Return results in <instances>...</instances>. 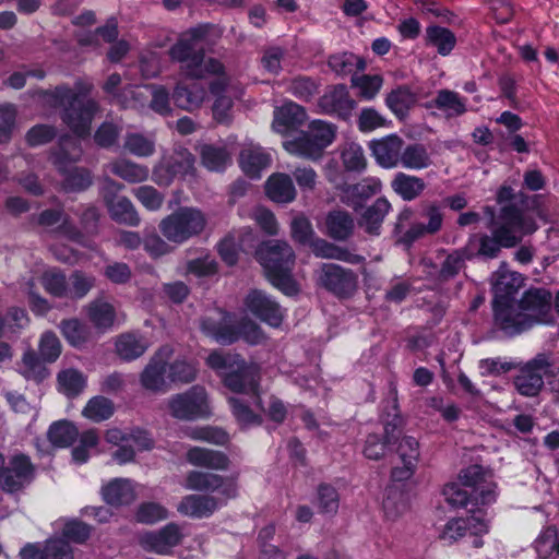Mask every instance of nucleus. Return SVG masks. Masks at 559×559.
<instances>
[{
	"label": "nucleus",
	"instance_id": "nucleus-1",
	"mask_svg": "<svg viewBox=\"0 0 559 559\" xmlns=\"http://www.w3.org/2000/svg\"><path fill=\"white\" fill-rule=\"evenodd\" d=\"M522 284V276L504 264L492 276L496 322L508 334L522 332L534 323H546L550 311V295L542 289L530 290L519 304L514 302L513 295Z\"/></svg>",
	"mask_w": 559,
	"mask_h": 559
},
{
	"label": "nucleus",
	"instance_id": "nucleus-2",
	"mask_svg": "<svg viewBox=\"0 0 559 559\" xmlns=\"http://www.w3.org/2000/svg\"><path fill=\"white\" fill-rule=\"evenodd\" d=\"M537 226L534 221L514 210H503L502 222L500 226L493 229V238L488 236L471 238L466 250L467 257L472 258L476 254L487 258L497 255L500 246L513 247L521 239L536 230Z\"/></svg>",
	"mask_w": 559,
	"mask_h": 559
},
{
	"label": "nucleus",
	"instance_id": "nucleus-3",
	"mask_svg": "<svg viewBox=\"0 0 559 559\" xmlns=\"http://www.w3.org/2000/svg\"><path fill=\"white\" fill-rule=\"evenodd\" d=\"M257 258L275 287L288 296L298 293V284L292 276L295 253L286 241L270 240L262 243Z\"/></svg>",
	"mask_w": 559,
	"mask_h": 559
},
{
	"label": "nucleus",
	"instance_id": "nucleus-4",
	"mask_svg": "<svg viewBox=\"0 0 559 559\" xmlns=\"http://www.w3.org/2000/svg\"><path fill=\"white\" fill-rule=\"evenodd\" d=\"M204 28L199 27L183 33L170 49L173 60L180 62L182 73L192 79L221 73L222 64L214 59H204Z\"/></svg>",
	"mask_w": 559,
	"mask_h": 559
},
{
	"label": "nucleus",
	"instance_id": "nucleus-5",
	"mask_svg": "<svg viewBox=\"0 0 559 559\" xmlns=\"http://www.w3.org/2000/svg\"><path fill=\"white\" fill-rule=\"evenodd\" d=\"M201 331L217 343L230 344L239 338L251 345L261 344L265 335L260 326L250 321L243 320L238 330L231 326L230 317L223 310L210 311L201 321Z\"/></svg>",
	"mask_w": 559,
	"mask_h": 559
},
{
	"label": "nucleus",
	"instance_id": "nucleus-6",
	"mask_svg": "<svg viewBox=\"0 0 559 559\" xmlns=\"http://www.w3.org/2000/svg\"><path fill=\"white\" fill-rule=\"evenodd\" d=\"M337 127L329 121L312 120L307 130L296 139H286L283 142L285 151L292 155L310 160H318L324 151L336 139Z\"/></svg>",
	"mask_w": 559,
	"mask_h": 559
},
{
	"label": "nucleus",
	"instance_id": "nucleus-7",
	"mask_svg": "<svg viewBox=\"0 0 559 559\" xmlns=\"http://www.w3.org/2000/svg\"><path fill=\"white\" fill-rule=\"evenodd\" d=\"M206 365L223 379L231 392L254 389L258 369L247 365L239 355L214 350L207 356Z\"/></svg>",
	"mask_w": 559,
	"mask_h": 559
},
{
	"label": "nucleus",
	"instance_id": "nucleus-8",
	"mask_svg": "<svg viewBox=\"0 0 559 559\" xmlns=\"http://www.w3.org/2000/svg\"><path fill=\"white\" fill-rule=\"evenodd\" d=\"M105 445L116 448L111 459L119 465L131 463L136 452L148 451L154 442L151 436L140 428L110 427L104 433Z\"/></svg>",
	"mask_w": 559,
	"mask_h": 559
},
{
	"label": "nucleus",
	"instance_id": "nucleus-9",
	"mask_svg": "<svg viewBox=\"0 0 559 559\" xmlns=\"http://www.w3.org/2000/svg\"><path fill=\"white\" fill-rule=\"evenodd\" d=\"M45 97L53 106H68L63 119L79 136L90 133L91 122L97 109L95 102H85L66 87H59L53 93H47Z\"/></svg>",
	"mask_w": 559,
	"mask_h": 559
},
{
	"label": "nucleus",
	"instance_id": "nucleus-10",
	"mask_svg": "<svg viewBox=\"0 0 559 559\" xmlns=\"http://www.w3.org/2000/svg\"><path fill=\"white\" fill-rule=\"evenodd\" d=\"M206 226V217L195 207H182L165 217L159 229L171 242L182 243L191 237L199 235Z\"/></svg>",
	"mask_w": 559,
	"mask_h": 559
},
{
	"label": "nucleus",
	"instance_id": "nucleus-11",
	"mask_svg": "<svg viewBox=\"0 0 559 559\" xmlns=\"http://www.w3.org/2000/svg\"><path fill=\"white\" fill-rule=\"evenodd\" d=\"M169 414L178 419L194 420L211 414L206 391L193 386L187 392L175 394L167 402Z\"/></svg>",
	"mask_w": 559,
	"mask_h": 559
},
{
	"label": "nucleus",
	"instance_id": "nucleus-12",
	"mask_svg": "<svg viewBox=\"0 0 559 559\" xmlns=\"http://www.w3.org/2000/svg\"><path fill=\"white\" fill-rule=\"evenodd\" d=\"M174 348L170 345L160 346L140 373V383L143 389L164 393L168 391L170 377L168 373V360L173 359Z\"/></svg>",
	"mask_w": 559,
	"mask_h": 559
},
{
	"label": "nucleus",
	"instance_id": "nucleus-13",
	"mask_svg": "<svg viewBox=\"0 0 559 559\" xmlns=\"http://www.w3.org/2000/svg\"><path fill=\"white\" fill-rule=\"evenodd\" d=\"M472 513L466 519L450 520L442 530L440 537L447 543H453L463 537L467 532L479 536L488 533L489 518L487 510L481 508L469 509Z\"/></svg>",
	"mask_w": 559,
	"mask_h": 559
},
{
	"label": "nucleus",
	"instance_id": "nucleus-14",
	"mask_svg": "<svg viewBox=\"0 0 559 559\" xmlns=\"http://www.w3.org/2000/svg\"><path fill=\"white\" fill-rule=\"evenodd\" d=\"M185 487L188 490L195 491H216L224 500L233 499L237 496V484L233 478L222 477L212 473L192 471L188 473L185 479Z\"/></svg>",
	"mask_w": 559,
	"mask_h": 559
},
{
	"label": "nucleus",
	"instance_id": "nucleus-15",
	"mask_svg": "<svg viewBox=\"0 0 559 559\" xmlns=\"http://www.w3.org/2000/svg\"><path fill=\"white\" fill-rule=\"evenodd\" d=\"M257 389L258 374H255L254 389L245 392H235L238 396L228 397L231 413L241 427L257 426L262 423L261 409L255 403L257 396H261V394L258 393Z\"/></svg>",
	"mask_w": 559,
	"mask_h": 559
},
{
	"label": "nucleus",
	"instance_id": "nucleus-16",
	"mask_svg": "<svg viewBox=\"0 0 559 559\" xmlns=\"http://www.w3.org/2000/svg\"><path fill=\"white\" fill-rule=\"evenodd\" d=\"M419 443L413 437H403L396 449V459L392 468L394 481H406L415 474L419 463Z\"/></svg>",
	"mask_w": 559,
	"mask_h": 559
},
{
	"label": "nucleus",
	"instance_id": "nucleus-17",
	"mask_svg": "<svg viewBox=\"0 0 559 559\" xmlns=\"http://www.w3.org/2000/svg\"><path fill=\"white\" fill-rule=\"evenodd\" d=\"M392 408L393 414H389L384 419V438L372 433L366 439L362 453L368 460L378 461L383 459L388 452V444L396 438L395 432L402 425V418L397 414L395 401H393Z\"/></svg>",
	"mask_w": 559,
	"mask_h": 559
},
{
	"label": "nucleus",
	"instance_id": "nucleus-18",
	"mask_svg": "<svg viewBox=\"0 0 559 559\" xmlns=\"http://www.w3.org/2000/svg\"><path fill=\"white\" fill-rule=\"evenodd\" d=\"M152 97L150 107L159 115L170 111L169 97L163 86L142 85L134 90L124 91L122 104L124 106L143 107L148 97Z\"/></svg>",
	"mask_w": 559,
	"mask_h": 559
},
{
	"label": "nucleus",
	"instance_id": "nucleus-19",
	"mask_svg": "<svg viewBox=\"0 0 559 559\" xmlns=\"http://www.w3.org/2000/svg\"><path fill=\"white\" fill-rule=\"evenodd\" d=\"M318 281L328 290L342 297L353 294L357 288L355 274L336 264H323Z\"/></svg>",
	"mask_w": 559,
	"mask_h": 559
},
{
	"label": "nucleus",
	"instance_id": "nucleus-20",
	"mask_svg": "<svg viewBox=\"0 0 559 559\" xmlns=\"http://www.w3.org/2000/svg\"><path fill=\"white\" fill-rule=\"evenodd\" d=\"M182 539L181 528L169 523L157 532H146L139 538L140 545L148 551L167 555Z\"/></svg>",
	"mask_w": 559,
	"mask_h": 559
},
{
	"label": "nucleus",
	"instance_id": "nucleus-21",
	"mask_svg": "<svg viewBox=\"0 0 559 559\" xmlns=\"http://www.w3.org/2000/svg\"><path fill=\"white\" fill-rule=\"evenodd\" d=\"M549 364L544 356H539L521 368L515 378V386L522 395L534 396L543 386V377L548 371Z\"/></svg>",
	"mask_w": 559,
	"mask_h": 559
},
{
	"label": "nucleus",
	"instance_id": "nucleus-22",
	"mask_svg": "<svg viewBox=\"0 0 559 559\" xmlns=\"http://www.w3.org/2000/svg\"><path fill=\"white\" fill-rule=\"evenodd\" d=\"M404 141L396 134L376 139L369 142V148L376 162L385 169L400 166Z\"/></svg>",
	"mask_w": 559,
	"mask_h": 559
},
{
	"label": "nucleus",
	"instance_id": "nucleus-23",
	"mask_svg": "<svg viewBox=\"0 0 559 559\" xmlns=\"http://www.w3.org/2000/svg\"><path fill=\"white\" fill-rule=\"evenodd\" d=\"M121 185L112 180H106L103 188L104 199L111 217L120 223L138 225L139 217L131 202L123 197H115L114 193L121 189Z\"/></svg>",
	"mask_w": 559,
	"mask_h": 559
},
{
	"label": "nucleus",
	"instance_id": "nucleus-24",
	"mask_svg": "<svg viewBox=\"0 0 559 559\" xmlns=\"http://www.w3.org/2000/svg\"><path fill=\"white\" fill-rule=\"evenodd\" d=\"M193 168V157L187 150H180L175 155L164 157L155 168L154 179L159 185H168L178 176H186Z\"/></svg>",
	"mask_w": 559,
	"mask_h": 559
},
{
	"label": "nucleus",
	"instance_id": "nucleus-25",
	"mask_svg": "<svg viewBox=\"0 0 559 559\" xmlns=\"http://www.w3.org/2000/svg\"><path fill=\"white\" fill-rule=\"evenodd\" d=\"M246 309L273 328L280 326L283 320L281 307L262 292L253 290L246 297Z\"/></svg>",
	"mask_w": 559,
	"mask_h": 559
},
{
	"label": "nucleus",
	"instance_id": "nucleus-26",
	"mask_svg": "<svg viewBox=\"0 0 559 559\" xmlns=\"http://www.w3.org/2000/svg\"><path fill=\"white\" fill-rule=\"evenodd\" d=\"M254 241L255 236L250 228L235 230L218 243V253L226 264L234 265L238 261L239 253L251 249Z\"/></svg>",
	"mask_w": 559,
	"mask_h": 559
},
{
	"label": "nucleus",
	"instance_id": "nucleus-27",
	"mask_svg": "<svg viewBox=\"0 0 559 559\" xmlns=\"http://www.w3.org/2000/svg\"><path fill=\"white\" fill-rule=\"evenodd\" d=\"M227 501L219 496L188 495L178 503L177 511L189 518H209Z\"/></svg>",
	"mask_w": 559,
	"mask_h": 559
},
{
	"label": "nucleus",
	"instance_id": "nucleus-28",
	"mask_svg": "<svg viewBox=\"0 0 559 559\" xmlns=\"http://www.w3.org/2000/svg\"><path fill=\"white\" fill-rule=\"evenodd\" d=\"M355 100L349 96L344 85H337L329 91L319 99L320 111L326 115H336L340 118L347 119L355 108Z\"/></svg>",
	"mask_w": 559,
	"mask_h": 559
},
{
	"label": "nucleus",
	"instance_id": "nucleus-29",
	"mask_svg": "<svg viewBox=\"0 0 559 559\" xmlns=\"http://www.w3.org/2000/svg\"><path fill=\"white\" fill-rule=\"evenodd\" d=\"M215 96L213 106L214 118L218 122H227L231 117V97L239 96V90L225 75L218 76L211 85Z\"/></svg>",
	"mask_w": 559,
	"mask_h": 559
},
{
	"label": "nucleus",
	"instance_id": "nucleus-30",
	"mask_svg": "<svg viewBox=\"0 0 559 559\" xmlns=\"http://www.w3.org/2000/svg\"><path fill=\"white\" fill-rule=\"evenodd\" d=\"M33 476V466L25 455H15L4 468L0 485L8 491H15L25 486Z\"/></svg>",
	"mask_w": 559,
	"mask_h": 559
},
{
	"label": "nucleus",
	"instance_id": "nucleus-31",
	"mask_svg": "<svg viewBox=\"0 0 559 559\" xmlns=\"http://www.w3.org/2000/svg\"><path fill=\"white\" fill-rule=\"evenodd\" d=\"M140 485L129 478H114L102 487V497L110 506L132 503L138 497Z\"/></svg>",
	"mask_w": 559,
	"mask_h": 559
},
{
	"label": "nucleus",
	"instance_id": "nucleus-32",
	"mask_svg": "<svg viewBox=\"0 0 559 559\" xmlns=\"http://www.w3.org/2000/svg\"><path fill=\"white\" fill-rule=\"evenodd\" d=\"M460 478L465 486L474 487L476 500H480L483 507L496 500L495 485L488 481L487 474L480 466L467 467L461 473Z\"/></svg>",
	"mask_w": 559,
	"mask_h": 559
},
{
	"label": "nucleus",
	"instance_id": "nucleus-33",
	"mask_svg": "<svg viewBox=\"0 0 559 559\" xmlns=\"http://www.w3.org/2000/svg\"><path fill=\"white\" fill-rule=\"evenodd\" d=\"M307 119L305 109L296 103L288 102L274 110L272 128L276 133L287 135Z\"/></svg>",
	"mask_w": 559,
	"mask_h": 559
},
{
	"label": "nucleus",
	"instance_id": "nucleus-34",
	"mask_svg": "<svg viewBox=\"0 0 559 559\" xmlns=\"http://www.w3.org/2000/svg\"><path fill=\"white\" fill-rule=\"evenodd\" d=\"M271 160V155L253 143L245 145L239 157L242 171L251 178H259L261 171L270 166Z\"/></svg>",
	"mask_w": 559,
	"mask_h": 559
},
{
	"label": "nucleus",
	"instance_id": "nucleus-35",
	"mask_svg": "<svg viewBox=\"0 0 559 559\" xmlns=\"http://www.w3.org/2000/svg\"><path fill=\"white\" fill-rule=\"evenodd\" d=\"M116 353L127 361L141 357L151 346V341L140 333L129 332L116 338Z\"/></svg>",
	"mask_w": 559,
	"mask_h": 559
},
{
	"label": "nucleus",
	"instance_id": "nucleus-36",
	"mask_svg": "<svg viewBox=\"0 0 559 559\" xmlns=\"http://www.w3.org/2000/svg\"><path fill=\"white\" fill-rule=\"evenodd\" d=\"M381 181L377 178H365L360 182L342 188L341 200L349 206L357 209L361 202L381 190Z\"/></svg>",
	"mask_w": 559,
	"mask_h": 559
},
{
	"label": "nucleus",
	"instance_id": "nucleus-37",
	"mask_svg": "<svg viewBox=\"0 0 559 559\" xmlns=\"http://www.w3.org/2000/svg\"><path fill=\"white\" fill-rule=\"evenodd\" d=\"M87 386V376L76 368H64L57 374V390L68 399L82 394Z\"/></svg>",
	"mask_w": 559,
	"mask_h": 559
},
{
	"label": "nucleus",
	"instance_id": "nucleus-38",
	"mask_svg": "<svg viewBox=\"0 0 559 559\" xmlns=\"http://www.w3.org/2000/svg\"><path fill=\"white\" fill-rule=\"evenodd\" d=\"M265 192L272 201L277 203H290L297 195L292 178L282 173L269 177L265 182Z\"/></svg>",
	"mask_w": 559,
	"mask_h": 559
},
{
	"label": "nucleus",
	"instance_id": "nucleus-39",
	"mask_svg": "<svg viewBox=\"0 0 559 559\" xmlns=\"http://www.w3.org/2000/svg\"><path fill=\"white\" fill-rule=\"evenodd\" d=\"M186 456L190 464L211 469L223 471L229 464V460L224 453L200 447L189 449Z\"/></svg>",
	"mask_w": 559,
	"mask_h": 559
},
{
	"label": "nucleus",
	"instance_id": "nucleus-40",
	"mask_svg": "<svg viewBox=\"0 0 559 559\" xmlns=\"http://www.w3.org/2000/svg\"><path fill=\"white\" fill-rule=\"evenodd\" d=\"M382 507L385 516L394 521L408 511L409 496L400 487L392 485L385 490Z\"/></svg>",
	"mask_w": 559,
	"mask_h": 559
},
{
	"label": "nucleus",
	"instance_id": "nucleus-41",
	"mask_svg": "<svg viewBox=\"0 0 559 559\" xmlns=\"http://www.w3.org/2000/svg\"><path fill=\"white\" fill-rule=\"evenodd\" d=\"M87 317L94 326L100 331H106L118 322V316L114 306L103 299L90 304Z\"/></svg>",
	"mask_w": 559,
	"mask_h": 559
},
{
	"label": "nucleus",
	"instance_id": "nucleus-42",
	"mask_svg": "<svg viewBox=\"0 0 559 559\" xmlns=\"http://www.w3.org/2000/svg\"><path fill=\"white\" fill-rule=\"evenodd\" d=\"M432 165V158L425 145H404L400 166L409 170H421Z\"/></svg>",
	"mask_w": 559,
	"mask_h": 559
},
{
	"label": "nucleus",
	"instance_id": "nucleus-43",
	"mask_svg": "<svg viewBox=\"0 0 559 559\" xmlns=\"http://www.w3.org/2000/svg\"><path fill=\"white\" fill-rule=\"evenodd\" d=\"M391 187L403 200L412 201L421 194L426 185L419 177L397 173L391 182Z\"/></svg>",
	"mask_w": 559,
	"mask_h": 559
},
{
	"label": "nucleus",
	"instance_id": "nucleus-44",
	"mask_svg": "<svg viewBox=\"0 0 559 559\" xmlns=\"http://www.w3.org/2000/svg\"><path fill=\"white\" fill-rule=\"evenodd\" d=\"M205 95V90L198 83L179 84L175 90L174 100L178 107L185 110H194L202 105Z\"/></svg>",
	"mask_w": 559,
	"mask_h": 559
},
{
	"label": "nucleus",
	"instance_id": "nucleus-45",
	"mask_svg": "<svg viewBox=\"0 0 559 559\" xmlns=\"http://www.w3.org/2000/svg\"><path fill=\"white\" fill-rule=\"evenodd\" d=\"M391 204L386 199L379 198L362 213L359 224L369 234H379L384 216L389 213Z\"/></svg>",
	"mask_w": 559,
	"mask_h": 559
},
{
	"label": "nucleus",
	"instance_id": "nucleus-46",
	"mask_svg": "<svg viewBox=\"0 0 559 559\" xmlns=\"http://www.w3.org/2000/svg\"><path fill=\"white\" fill-rule=\"evenodd\" d=\"M79 443L72 450V457L76 463H85L91 457V451L97 453L105 452L107 449H98L99 436L96 429H87L79 435Z\"/></svg>",
	"mask_w": 559,
	"mask_h": 559
},
{
	"label": "nucleus",
	"instance_id": "nucleus-47",
	"mask_svg": "<svg viewBox=\"0 0 559 559\" xmlns=\"http://www.w3.org/2000/svg\"><path fill=\"white\" fill-rule=\"evenodd\" d=\"M79 437L75 424L69 420H58L48 430L49 441L59 448L70 447Z\"/></svg>",
	"mask_w": 559,
	"mask_h": 559
},
{
	"label": "nucleus",
	"instance_id": "nucleus-48",
	"mask_svg": "<svg viewBox=\"0 0 559 559\" xmlns=\"http://www.w3.org/2000/svg\"><path fill=\"white\" fill-rule=\"evenodd\" d=\"M110 171L129 182H140L148 177V169L128 159L120 158L108 165Z\"/></svg>",
	"mask_w": 559,
	"mask_h": 559
},
{
	"label": "nucleus",
	"instance_id": "nucleus-49",
	"mask_svg": "<svg viewBox=\"0 0 559 559\" xmlns=\"http://www.w3.org/2000/svg\"><path fill=\"white\" fill-rule=\"evenodd\" d=\"M112 402L104 396H94L87 401L82 409V416L91 421L100 423L109 419L114 414Z\"/></svg>",
	"mask_w": 559,
	"mask_h": 559
},
{
	"label": "nucleus",
	"instance_id": "nucleus-50",
	"mask_svg": "<svg viewBox=\"0 0 559 559\" xmlns=\"http://www.w3.org/2000/svg\"><path fill=\"white\" fill-rule=\"evenodd\" d=\"M426 40L428 45L436 47L442 56L449 55L456 43L455 36L450 29L436 25L426 29Z\"/></svg>",
	"mask_w": 559,
	"mask_h": 559
},
{
	"label": "nucleus",
	"instance_id": "nucleus-51",
	"mask_svg": "<svg viewBox=\"0 0 559 559\" xmlns=\"http://www.w3.org/2000/svg\"><path fill=\"white\" fill-rule=\"evenodd\" d=\"M353 227V219L342 211L330 213L325 219L326 233L335 239H345L352 233Z\"/></svg>",
	"mask_w": 559,
	"mask_h": 559
},
{
	"label": "nucleus",
	"instance_id": "nucleus-52",
	"mask_svg": "<svg viewBox=\"0 0 559 559\" xmlns=\"http://www.w3.org/2000/svg\"><path fill=\"white\" fill-rule=\"evenodd\" d=\"M168 373L171 383L186 384L192 382L197 378V364L188 361L185 358L168 360Z\"/></svg>",
	"mask_w": 559,
	"mask_h": 559
},
{
	"label": "nucleus",
	"instance_id": "nucleus-53",
	"mask_svg": "<svg viewBox=\"0 0 559 559\" xmlns=\"http://www.w3.org/2000/svg\"><path fill=\"white\" fill-rule=\"evenodd\" d=\"M415 102V95L407 87L393 90L385 99L386 106L397 117H403Z\"/></svg>",
	"mask_w": 559,
	"mask_h": 559
},
{
	"label": "nucleus",
	"instance_id": "nucleus-54",
	"mask_svg": "<svg viewBox=\"0 0 559 559\" xmlns=\"http://www.w3.org/2000/svg\"><path fill=\"white\" fill-rule=\"evenodd\" d=\"M60 330L67 342L74 347L83 346L90 337L88 329L76 319L62 321Z\"/></svg>",
	"mask_w": 559,
	"mask_h": 559
},
{
	"label": "nucleus",
	"instance_id": "nucleus-55",
	"mask_svg": "<svg viewBox=\"0 0 559 559\" xmlns=\"http://www.w3.org/2000/svg\"><path fill=\"white\" fill-rule=\"evenodd\" d=\"M383 84L381 75H354L352 78L353 87L358 90V95L366 100L373 99Z\"/></svg>",
	"mask_w": 559,
	"mask_h": 559
},
{
	"label": "nucleus",
	"instance_id": "nucleus-56",
	"mask_svg": "<svg viewBox=\"0 0 559 559\" xmlns=\"http://www.w3.org/2000/svg\"><path fill=\"white\" fill-rule=\"evenodd\" d=\"M200 153L203 165L210 170H222L230 162V153L223 147L203 145Z\"/></svg>",
	"mask_w": 559,
	"mask_h": 559
},
{
	"label": "nucleus",
	"instance_id": "nucleus-57",
	"mask_svg": "<svg viewBox=\"0 0 559 559\" xmlns=\"http://www.w3.org/2000/svg\"><path fill=\"white\" fill-rule=\"evenodd\" d=\"M255 403L261 409V414H265L271 420L282 423L287 415L286 405L274 395L257 396Z\"/></svg>",
	"mask_w": 559,
	"mask_h": 559
},
{
	"label": "nucleus",
	"instance_id": "nucleus-58",
	"mask_svg": "<svg viewBox=\"0 0 559 559\" xmlns=\"http://www.w3.org/2000/svg\"><path fill=\"white\" fill-rule=\"evenodd\" d=\"M344 167L350 171H360L366 167V157L360 144L349 142L341 151Z\"/></svg>",
	"mask_w": 559,
	"mask_h": 559
},
{
	"label": "nucleus",
	"instance_id": "nucleus-59",
	"mask_svg": "<svg viewBox=\"0 0 559 559\" xmlns=\"http://www.w3.org/2000/svg\"><path fill=\"white\" fill-rule=\"evenodd\" d=\"M424 216L427 218V224L419 223L414 225L407 233L411 238H417L425 234H433L438 231L442 224V214L436 206H429Z\"/></svg>",
	"mask_w": 559,
	"mask_h": 559
},
{
	"label": "nucleus",
	"instance_id": "nucleus-60",
	"mask_svg": "<svg viewBox=\"0 0 559 559\" xmlns=\"http://www.w3.org/2000/svg\"><path fill=\"white\" fill-rule=\"evenodd\" d=\"M187 436L195 441H205L217 445H224L229 440L226 431L211 426L191 428L187 431Z\"/></svg>",
	"mask_w": 559,
	"mask_h": 559
},
{
	"label": "nucleus",
	"instance_id": "nucleus-61",
	"mask_svg": "<svg viewBox=\"0 0 559 559\" xmlns=\"http://www.w3.org/2000/svg\"><path fill=\"white\" fill-rule=\"evenodd\" d=\"M357 127L360 132L369 133L380 128L389 127V121L372 107L362 108L357 118Z\"/></svg>",
	"mask_w": 559,
	"mask_h": 559
},
{
	"label": "nucleus",
	"instance_id": "nucleus-62",
	"mask_svg": "<svg viewBox=\"0 0 559 559\" xmlns=\"http://www.w3.org/2000/svg\"><path fill=\"white\" fill-rule=\"evenodd\" d=\"M61 343L58 336L51 332L47 331L41 334L38 344V353L39 357L45 362H53L56 361L61 354Z\"/></svg>",
	"mask_w": 559,
	"mask_h": 559
},
{
	"label": "nucleus",
	"instance_id": "nucleus-63",
	"mask_svg": "<svg viewBox=\"0 0 559 559\" xmlns=\"http://www.w3.org/2000/svg\"><path fill=\"white\" fill-rule=\"evenodd\" d=\"M436 106L450 117L462 115L466 110V106L460 96L448 90H442L438 93Z\"/></svg>",
	"mask_w": 559,
	"mask_h": 559
},
{
	"label": "nucleus",
	"instance_id": "nucleus-64",
	"mask_svg": "<svg viewBox=\"0 0 559 559\" xmlns=\"http://www.w3.org/2000/svg\"><path fill=\"white\" fill-rule=\"evenodd\" d=\"M355 66L359 69H365V62L358 59L355 55L348 52L336 53L330 57L329 67L338 75L350 73Z\"/></svg>",
	"mask_w": 559,
	"mask_h": 559
}]
</instances>
